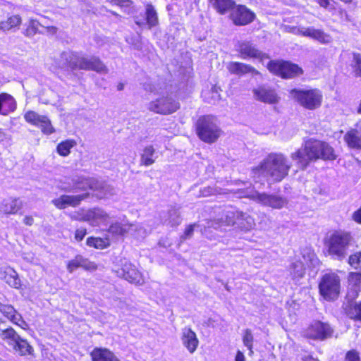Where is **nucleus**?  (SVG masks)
Wrapping results in <instances>:
<instances>
[{"label":"nucleus","mask_w":361,"mask_h":361,"mask_svg":"<svg viewBox=\"0 0 361 361\" xmlns=\"http://www.w3.org/2000/svg\"><path fill=\"white\" fill-rule=\"evenodd\" d=\"M121 276L128 282L134 284H140L143 278L140 271L131 263H125L121 267Z\"/></svg>","instance_id":"aec40b11"},{"label":"nucleus","mask_w":361,"mask_h":361,"mask_svg":"<svg viewBox=\"0 0 361 361\" xmlns=\"http://www.w3.org/2000/svg\"><path fill=\"white\" fill-rule=\"evenodd\" d=\"M318 4L322 7L327 8L328 6L329 5V0H318Z\"/></svg>","instance_id":"052dcab7"},{"label":"nucleus","mask_w":361,"mask_h":361,"mask_svg":"<svg viewBox=\"0 0 361 361\" xmlns=\"http://www.w3.org/2000/svg\"><path fill=\"white\" fill-rule=\"evenodd\" d=\"M90 355L92 361H120L116 355L106 348H94Z\"/></svg>","instance_id":"4be33fe9"},{"label":"nucleus","mask_w":361,"mask_h":361,"mask_svg":"<svg viewBox=\"0 0 361 361\" xmlns=\"http://www.w3.org/2000/svg\"><path fill=\"white\" fill-rule=\"evenodd\" d=\"M253 335L252 334V331L250 329H245L243 333V343L245 347L247 348V349L250 351V355H252L253 353L252 350V344H253Z\"/></svg>","instance_id":"ea45409f"},{"label":"nucleus","mask_w":361,"mask_h":361,"mask_svg":"<svg viewBox=\"0 0 361 361\" xmlns=\"http://www.w3.org/2000/svg\"><path fill=\"white\" fill-rule=\"evenodd\" d=\"M123 88H124V84L123 83L120 82V83L118 84V85H117V90H119V91L123 90Z\"/></svg>","instance_id":"680f3d73"},{"label":"nucleus","mask_w":361,"mask_h":361,"mask_svg":"<svg viewBox=\"0 0 361 361\" xmlns=\"http://www.w3.org/2000/svg\"><path fill=\"white\" fill-rule=\"evenodd\" d=\"M200 193L202 197H208L212 195L220 194V192L216 188L208 186L202 189Z\"/></svg>","instance_id":"8fccbe9b"},{"label":"nucleus","mask_w":361,"mask_h":361,"mask_svg":"<svg viewBox=\"0 0 361 361\" xmlns=\"http://www.w3.org/2000/svg\"><path fill=\"white\" fill-rule=\"evenodd\" d=\"M333 333L334 329L329 324L316 320L307 328L305 335L311 339L324 341L331 338Z\"/></svg>","instance_id":"f8f14e48"},{"label":"nucleus","mask_w":361,"mask_h":361,"mask_svg":"<svg viewBox=\"0 0 361 361\" xmlns=\"http://www.w3.org/2000/svg\"><path fill=\"white\" fill-rule=\"evenodd\" d=\"M290 94L300 106L309 110L319 107L323 97L321 91L317 89H293L290 91Z\"/></svg>","instance_id":"423d86ee"},{"label":"nucleus","mask_w":361,"mask_h":361,"mask_svg":"<svg viewBox=\"0 0 361 361\" xmlns=\"http://www.w3.org/2000/svg\"><path fill=\"white\" fill-rule=\"evenodd\" d=\"M87 228L85 227H81V228L75 230V234H74V238L76 241L80 242L84 239V238L87 235Z\"/></svg>","instance_id":"3c124183"},{"label":"nucleus","mask_w":361,"mask_h":361,"mask_svg":"<svg viewBox=\"0 0 361 361\" xmlns=\"http://www.w3.org/2000/svg\"><path fill=\"white\" fill-rule=\"evenodd\" d=\"M239 215V210L229 209L223 212L221 216L207 221V228H213L221 231H225L226 227L235 226L236 218Z\"/></svg>","instance_id":"ddd939ff"},{"label":"nucleus","mask_w":361,"mask_h":361,"mask_svg":"<svg viewBox=\"0 0 361 361\" xmlns=\"http://www.w3.org/2000/svg\"><path fill=\"white\" fill-rule=\"evenodd\" d=\"M290 157L300 169H305L310 161L318 159L334 160L336 159L333 148L327 143L314 139H309Z\"/></svg>","instance_id":"f257e3e1"},{"label":"nucleus","mask_w":361,"mask_h":361,"mask_svg":"<svg viewBox=\"0 0 361 361\" xmlns=\"http://www.w3.org/2000/svg\"><path fill=\"white\" fill-rule=\"evenodd\" d=\"M0 312L14 325L19 326L23 330L29 329L28 324L24 320L21 314L8 302L0 301Z\"/></svg>","instance_id":"dca6fc26"},{"label":"nucleus","mask_w":361,"mask_h":361,"mask_svg":"<svg viewBox=\"0 0 361 361\" xmlns=\"http://www.w3.org/2000/svg\"><path fill=\"white\" fill-rule=\"evenodd\" d=\"M178 108L179 104L171 98L159 100V114H170L175 112Z\"/></svg>","instance_id":"f704fd0d"},{"label":"nucleus","mask_w":361,"mask_h":361,"mask_svg":"<svg viewBox=\"0 0 361 361\" xmlns=\"http://www.w3.org/2000/svg\"><path fill=\"white\" fill-rule=\"evenodd\" d=\"M39 23L36 20H30L28 25L24 30L25 36H33L38 32Z\"/></svg>","instance_id":"a18cd8bd"},{"label":"nucleus","mask_w":361,"mask_h":361,"mask_svg":"<svg viewBox=\"0 0 361 361\" xmlns=\"http://www.w3.org/2000/svg\"><path fill=\"white\" fill-rule=\"evenodd\" d=\"M80 267L85 269V271H92L97 269V264L89 260L87 258L83 257L82 255H80Z\"/></svg>","instance_id":"37998d69"},{"label":"nucleus","mask_w":361,"mask_h":361,"mask_svg":"<svg viewBox=\"0 0 361 361\" xmlns=\"http://www.w3.org/2000/svg\"><path fill=\"white\" fill-rule=\"evenodd\" d=\"M16 106V101L13 96L6 92L0 94V114L6 116L13 112Z\"/></svg>","instance_id":"393cba45"},{"label":"nucleus","mask_w":361,"mask_h":361,"mask_svg":"<svg viewBox=\"0 0 361 361\" xmlns=\"http://www.w3.org/2000/svg\"><path fill=\"white\" fill-rule=\"evenodd\" d=\"M293 33L303 37H310L318 41L321 44H327L331 42L332 37L322 30L316 29L314 27L298 26L293 28Z\"/></svg>","instance_id":"4468645a"},{"label":"nucleus","mask_w":361,"mask_h":361,"mask_svg":"<svg viewBox=\"0 0 361 361\" xmlns=\"http://www.w3.org/2000/svg\"><path fill=\"white\" fill-rule=\"evenodd\" d=\"M238 51L240 54L241 58H255L261 61L264 59H268L267 54L262 53L258 50L255 46L250 42L243 41L238 43Z\"/></svg>","instance_id":"6ab92c4d"},{"label":"nucleus","mask_w":361,"mask_h":361,"mask_svg":"<svg viewBox=\"0 0 361 361\" xmlns=\"http://www.w3.org/2000/svg\"><path fill=\"white\" fill-rule=\"evenodd\" d=\"M235 194L239 198H249L262 205L274 209H281L286 204V200L282 197L269 195L265 192L260 193L252 187L246 189H239Z\"/></svg>","instance_id":"7ed1b4c3"},{"label":"nucleus","mask_w":361,"mask_h":361,"mask_svg":"<svg viewBox=\"0 0 361 361\" xmlns=\"http://www.w3.org/2000/svg\"><path fill=\"white\" fill-rule=\"evenodd\" d=\"M252 93L256 100L269 104H278L281 99L275 89L266 85H260L254 88Z\"/></svg>","instance_id":"2eb2a0df"},{"label":"nucleus","mask_w":361,"mask_h":361,"mask_svg":"<svg viewBox=\"0 0 361 361\" xmlns=\"http://www.w3.org/2000/svg\"><path fill=\"white\" fill-rule=\"evenodd\" d=\"M291 164L288 158L281 153L269 154L255 169L261 171L273 181L280 182L288 174Z\"/></svg>","instance_id":"f03ea898"},{"label":"nucleus","mask_w":361,"mask_h":361,"mask_svg":"<svg viewBox=\"0 0 361 361\" xmlns=\"http://www.w3.org/2000/svg\"><path fill=\"white\" fill-rule=\"evenodd\" d=\"M348 280L354 285H358L361 282V273L350 272L348 276Z\"/></svg>","instance_id":"864d4df0"},{"label":"nucleus","mask_w":361,"mask_h":361,"mask_svg":"<svg viewBox=\"0 0 361 361\" xmlns=\"http://www.w3.org/2000/svg\"><path fill=\"white\" fill-rule=\"evenodd\" d=\"M109 218L108 214L98 208L89 209L84 216V220L92 224H98L99 221H106Z\"/></svg>","instance_id":"c756f323"},{"label":"nucleus","mask_w":361,"mask_h":361,"mask_svg":"<svg viewBox=\"0 0 361 361\" xmlns=\"http://www.w3.org/2000/svg\"><path fill=\"white\" fill-rule=\"evenodd\" d=\"M23 223L26 226H32L34 223L33 217L30 215L25 216L23 219Z\"/></svg>","instance_id":"4d7b16f0"},{"label":"nucleus","mask_w":361,"mask_h":361,"mask_svg":"<svg viewBox=\"0 0 361 361\" xmlns=\"http://www.w3.org/2000/svg\"><path fill=\"white\" fill-rule=\"evenodd\" d=\"M235 226L241 231H248L255 227V222L250 214L239 211V215L236 218Z\"/></svg>","instance_id":"bb28decb"},{"label":"nucleus","mask_w":361,"mask_h":361,"mask_svg":"<svg viewBox=\"0 0 361 361\" xmlns=\"http://www.w3.org/2000/svg\"><path fill=\"white\" fill-rule=\"evenodd\" d=\"M102 188L103 187L96 178L78 176L73 178L71 184L64 188L63 190L68 192H84L83 193H88L89 190L97 191Z\"/></svg>","instance_id":"9d476101"},{"label":"nucleus","mask_w":361,"mask_h":361,"mask_svg":"<svg viewBox=\"0 0 361 361\" xmlns=\"http://www.w3.org/2000/svg\"><path fill=\"white\" fill-rule=\"evenodd\" d=\"M89 197V193H82L77 195H62L59 197L54 199L51 203L58 209H64L68 207H77L82 200Z\"/></svg>","instance_id":"f3484780"},{"label":"nucleus","mask_w":361,"mask_h":361,"mask_svg":"<svg viewBox=\"0 0 361 361\" xmlns=\"http://www.w3.org/2000/svg\"><path fill=\"white\" fill-rule=\"evenodd\" d=\"M340 278L334 273L324 274L319 284V293L326 300H336L340 293Z\"/></svg>","instance_id":"0eeeda50"},{"label":"nucleus","mask_w":361,"mask_h":361,"mask_svg":"<svg viewBox=\"0 0 361 361\" xmlns=\"http://www.w3.org/2000/svg\"><path fill=\"white\" fill-rule=\"evenodd\" d=\"M111 13H112L114 16H119V15H118L117 13H116L115 11H111Z\"/></svg>","instance_id":"e2e57ef3"},{"label":"nucleus","mask_w":361,"mask_h":361,"mask_svg":"<svg viewBox=\"0 0 361 361\" xmlns=\"http://www.w3.org/2000/svg\"><path fill=\"white\" fill-rule=\"evenodd\" d=\"M68 67L71 70H85L91 71L98 73H106L108 68L104 63L98 57L92 56L90 57L77 56L75 61L68 63Z\"/></svg>","instance_id":"6e6552de"},{"label":"nucleus","mask_w":361,"mask_h":361,"mask_svg":"<svg viewBox=\"0 0 361 361\" xmlns=\"http://www.w3.org/2000/svg\"><path fill=\"white\" fill-rule=\"evenodd\" d=\"M23 205L19 198L10 197L3 202L1 208L6 214H16L22 209Z\"/></svg>","instance_id":"c85d7f7f"},{"label":"nucleus","mask_w":361,"mask_h":361,"mask_svg":"<svg viewBox=\"0 0 361 361\" xmlns=\"http://www.w3.org/2000/svg\"><path fill=\"white\" fill-rule=\"evenodd\" d=\"M128 230L126 225L116 222L110 225L107 231L113 235L124 236L128 233Z\"/></svg>","instance_id":"e433bc0d"},{"label":"nucleus","mask_w":361,"mask_h":361,"mask_svg":"<svg viewBox=\"0 0 361 361\" xmlns=\"http://www.w3.org/2000/svg\"><path fill=\"white\" fill-rule=\"evenodd\" d=\"M352 317L355 319L361 320V302L355 304L353 309Z\"/></svg>","instance_id":"5fc2aeb1"},{"label":"nucleus","mask_w":361,"mask_h":361,"mask_svg":"<svg viewBox=\"0 0 361 361\" xmlns=\"http://www.w3.org/2000/svg\"><path fill=\"white\" fill-rule=\"evenodd\" d=\"M213 8L220 14H224L233 9L235 6L234 0H209Z\"/></svg>","instance_id":"72a5a7b5"},{"label":"nucleus","mask_w":361,"mask_h":361,"mask_svg":"<svg viewBox=\"0 0 361 361\" xmlns=\"http://www.w3.org/2000/svg\"><path fill=\"white\" fill-rule=\"evenodd\" d=\"M22 21V18L19 14L9 16L6 20L0 21V31L18 30L21 25Z\"/></svg>","instance_id":"a878e982"},{"label":"nucleus","mask_w":361,"mask_h":361,"mask_svg":"<svg viewBox=\"0 0 361 361\" xmlns=\"http://www.w3.org/2000/svg\"><path fill=\"white\" fill-rule=\"evenodd\" d=\"M267 68L271 73L283 78H293L303 73L302 69L298 65L283 61H271Z\"/></svg>","instance_id":"1a4fd4ad"},{"label":"nucleus","mask_w":361,"mask_h":361,"mask_svg":"<svg viewBox=\"0 0 361 361\" xmlns=\"http://www.w3.org/2000/svg\"><path fill=\"white\" fill-rule=\"evenodd\" d=\"M77 145V142L74 139H66L61 141L56 147V151L59 155L63 157H68L71 149Z\"/></svg>","instance_id":"473e14b6"},{"label":"nucleus","mask_w":361,"mask_h":361,"mask_svg":"<svg viewBox=\"0 0 361 361\" xmlns=\"http://www.w3.org/2000/svg\"><path fill=\"white\" fill-rule=\"evenodd\" d=\"M212 93H215L216 94H217V92L212 91Z\"/></svg>","instance_id":"0e129e2a"},{"label":"nucleus","mask_w":361,"mask_h":361,"mask_svg":"<svg viewBox=\"0 0 361 361\" xmlns=\"http://www.w3.org/2000/svg\"><path fill=\"white\" fill-rule=\"evenodd\" d=\"M352 237L350 233L336 232L332 234L328 242L329 254L334 259L343 260L347 255Z\"/></svg>","instance_id":"20e7f679"},{"label":"nucleus","mask_w":361,"mask_h":361,"mask_svg":"<svg viewBox=\"0 0 361 361\" xmlns=\"http://www.w3.org/2000/svg\"><path fill=\"white\" fill-rule=\"evenodd\" d=\"M197 226V224H193L188 226L185 231L183 234L181 235L180 238L183 240L190 238L194 232V228Z\"/></svg>","instance_id":"09e8293b"},{"label":"nucleus","mask_w":361,"mask_h":361,"mask_svg":"<svg viewBox=\"0 0 361 361\" xmlns=\"http://www.w3.org/2000/svg\"><path fill=\"white\" fill-rule=\"evenodd\" d=\"M255 14L248 9L245 6L238 5L233 8L231 18L236 25H245L252 23Z\"/></svg>","instance_id":"a211bd4d"},{"label":"nucleus","mask_w":361,"mask_h":361,"mask_svg":"<svg viewBox=\"0 0 361 361\" xmlns=\"http://www.w3.org/2000/svg\"><path fill=\"white\" fill-rule=\"evenodd\" d=\"M181 341L183 345L190 353L196 350L199 344L196 334L189 327L182 329Z\"/></svg>","instance_id":"412c9836"},{"label":"nucleus","mask_w":361,"mask_h":361,"mask_svg":"<svg viewBox=\"0 0 361 361\" xmlns=\"http://www.w3.org/2000/svg\"><path fill=\"white\" fill-rule=\"evenodd\" d=\"M196 130L200 140L207 143L214 142L221 133L216 119L211 116L200 117L197 121Z\"/></svg>","instance_id":"39448f33"},{"label":"nucleus","mask_w":361,"mask_h":361,"mask_svg":"<svg viewBox=\"0 0 361 361\" xmlns=\"http://www.w3.org/2000/svg\"><path fill=\"white\" fill-rule=\"evenodd\" d=\"M80 267V255H77L73 259L68 262L66 268L69 273Z\"/></svg>","instance_id":"de8ad7c7"},{"label":"nucleus","mask_w":361,"mask_h":361,"mask_svg":"<svg viewBox=\"0 0 361 361\" xmlns=\"http://www.w3.org/2000/svg\"><path fill=\"white\" fill-rule=\"evenodd\" d=\"M146 20L149 26L155 25L157 21V13L149 4L146 8Z\"/></svg>","instance_id":"a19ab883"},{"label":"nucleus","mask_w":361,"mask_h":361,"mask_svg":"<svg viewBox=\"0 0 361 361\" xmlns=\"http://www.w3.org/2000/svg\"><path fill=\"white\" fill-rule=\"evenodd\" d=\"M345 361H360L358 353L355 350L348 352L345 356Z\"/></svg>","instance_id":"6e6d98bb"},{"label":"nucleus","mask_w":361,"mask_h":361,"mask_svg":"<svg viewBox=\"0 0 361 361\" xmlns=\"http://www.w3.org/2000/svg\"><path fill=\"white\" fill-rule=\"evenodd\" d=\"M3 279L7 284L13 288L19 289L22 286L18 273L11 267H6L5 269Z\"/></svg>","instance_id":"cd10ccee"},{"label":"nucleus","mask_w":361,"mask_h":361,"mask_svg":"<svg viewBox=\"0 0 361 361\" xmlns=\"http://www.w3.org/2000/svg\"><path fill=\"white\" fill-rule=\"evenodd\" d=\"M353 62L355 75L357 77H361V54L359 53H353Z\"/></svg>","instance_id":"c03bdc74"},{"label":"nucleus","mask_w":361,"mask_h":361,"mask_svg":"<svg viewBox=\"0 0 361 361\" xmlns=\"http://www.w3.org/2000/svg\"><path fill=\"white\" fill-rule=\"evenodd\" d=\"M106 1L113 6H118L121 8L130 6L133 3L132 0H106Z\"/></svg>","instance_id":"603ef678"},{"label":"nucleus","mask_w":361,"mask_h":361,"mask_svg":"<svg viewBox=\"0 0 361 361\" xmlns=\"http://www.w3.org/2000/svg\"><path fill=\"white\" fill-rule=\"evenodd\" d=\"M168 217L165 220V222H167L171 226H176L180 224L181 219L180 216V213L178 209L176 207L171 208L168 212Z\"/></svg>","instance_id":"58836bf2"},{"label":"nucleus","mask_w":361,"mask_h":361,"mask_svg":"<svg viewBox=\"0 0 361 361\" xmlns=\"http://www.w3.org/2000/svg\"><path fill=\"white\" fill-rule=\"evenodd\" d=\"M7 138V135L5 130L0 128V142H4Z\"/></svg>","instance_id":"bf43d9fd"},{"label":"nucleus","mask_w":361,"mask_h":361,"mask_svg":"<svg viewBox=\"0 0 361 361\" xmlns=\"http://www.w3.org/2000/svg\"><path fill=\"white\" fill-rule=\"evenodd\" d=\"M235 360V361H245V356L241 351L238 350L237 352Z\"/></svg>","instance_id":"13d9d810"},{"label":"nucleus","mask_w":361,"mask_h":361,"mask_svg":"<svg viewBox=\"0 0 361 361\" xmlns=\"http://www.w3.org/2000/svg\"><path fill=\"white\" fill-rule=\"evenodd\" d=\"M24 119L27 123L40 128L43 134L51 135L56 131L51 120L45 115L29 110L25 113Z\"/></svg>","instance_id":"9b49d317"},{"label":"nucleus","mask_w":361,"mask_h":361,"mask_svg":"<svg viewBox=\"0 0 361 361\" xmlns=\"http://www.w3.org/2000/svg\"><path fill=\"white\" fill-rule=\"evenodd\" d=\"M11 348L20 356L34 355L33 347L27 339L22 338L20 335Z\"/></svg>","instance_id":"5701e85b"},{"label":"nucleus","mask_w":361,"mask_h":361,"mask_svg":"<svg viewBox=\"0 0 361 361\" xmlns=\"http://www.w3.org/2000/svg\"><path fill=\"white\" fill-rule=\"evenodd\" d=\"M228 71L239 76L243 75L246 73H252V75H259V72L254 67L240 62H229L226 66Z\"/></svg>","instance_id":"b1692460"},{"label":"nucleus","mask_w":361,"mask_h":361,"mask_svg":"<svg viewBox=\"0 0 361 361\" xmlns=\"http://www.w3.org/2000/svg\"><path fill=\"white\" fill-rule=\"evenodd\" d=\"M290 269L293 279H301L305 274V267L300 261L293 262Z\"/></svg>","instance_id":"4c0bfd02"},{"label":"nucleus","mask_w":361,"mask_h":361,"mask_svg":"<svg viewBox=\"0 0 361 361\" xmlns=\"http://www.w3.org/2000/svg\"><path fill=\"white\" fill-rule=\"evenodd\" d=\"M19 336L17 331L11 326L5 329L0 328V339L11 347Z\"/></svg>","instance_id":"2f4dec72"},{"label":"nucleus","mask_w":361,"mask_h":361,"mask_svg":"<svg viewBox=\"0 0 361 361\" xmlns=\"http://www.w3.org/2000/svg\"><path fill=\"white\" fill-rule=\"evenodd\" d=\"M154 149L152 147H146L141 157V162L145 166H149L154 162L152 158Z\"/></svg>","instance_id":"79ce46f5"},{"label":"nucleus","mask_w":361,"mask_h":361,"mask_svg":"<svg viewBox=\"0 0 361 361\" xmlns=\"http://www.w3.org/2000/svg\"><path fill=\"white\" fill-rule=\"evenodd\" d=\"M348 146L352 148L361 149V137L357 130H350L345 135Z\"/></svg>","instance_id":"c9c22d12"},{"label":"nucleus","mask_w":361,"mask_h":361,"mask_svg":"<svg viewBox=\"0 0 361 361\" xmlns=\"http://www.w3.org/2000/svg\"><path fill=\"white\" fill-rule=\"evenodd\" d=\"M86 245L97 250H104L109 247L111 245L110 240L108 237H94L90 236L86 239Z\"/></svg>","instance_id":"7c9ffc66"},{"label":"nucleus","mask_w":361,"mask_h":361,"mask_svg":"<svg viewBox=\"0 0 361 361\" xmlns=\"http://www.w3.org/2000/svg\"><path fill=\"white\" fill-rule=\"evenodd\" d=\"M349 264L355 268L358 269L361 267V252H356L355 253L350 255L348 258Z\"/></svg>","instance_id":"49530a36"}]
</instances>
